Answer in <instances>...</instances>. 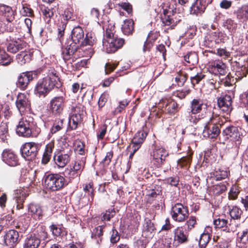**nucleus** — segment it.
<instances>
[{"instance_id":"obj_51","label":"nucleus","mask_w":248,"mask_h":248,"mask_svg":"<svg viewBox=\"0 0 248 248\" xmlns=\"http://www.w3.org/2000/svg\"><path fill=\"white\" fill-rule=\"evenodd\" d=\"M8 136V126L6 123H1L0 124V138L4 141Z\"/></svg>"},{"instance_id":"obj_28","label":"nucleus","mask_w":248,"mask_h":248,"mask_svg":"<svg viewBox=\"0 0 248 248\" xmlns=\"http://www.w3.org/2000/svg\"><path fill=\"white\" fill-rule=\"evenodd\" d=\"M211 65V70L215 75H224L227 73L226 64L219 60L215 61Z\"/></svg>"},{"instance_id":"obj_6","label":"nucleus","mask_w":248,"mask_h":248,"mask_svg":"<svg viewBox=\"0 0 248 248\" xmlns=\"http://www.w3.org/2000/svg\"><path fill=\"white\" fill-rule=\"evenodd\" d=\"M41 146V143L34 142H26L21 148L22 156L28 161L34 159Z\"/></svg>"},{"instance_id":"obj_10","label":"nucleus","mask_w":248,"mask_h":248,"mask_svg":"<svg viewBox=\"0 0 248 248\" xmlns=\"http://www.w3.org/2000/svg\"><path fill=\"white\" fill-rule=\"evenodd\" d=\"M62 18L63 19L61 18V21H59L58 25V37L61 42H62V39L64 33L67 23L70 20H74L75 19L73 9L71 7L65 9L62 15Z\"/></svg>"},{"instance_id":"obj_5","label":"nucleus","mask_w":248,"mask_h":248,"mask_svg":"<svg viewBox=\"0 0 248 248\" xmlns=\"http://www.w3.org/2000/svg\"><path fill=\"white\" fill-rule=\"evenodd\" d=\"M66 185L64 176L58 173L50 174L45 177L44 185L51 191L59 190Z\"/></svg>"},{"instance_id":"obj_26","label":"nucleus","mask_w":248,"mask_h":248,"mask_svg":"<svg viewBox=\"0 0 248 248\" xmlns=\"http://www.w3.org/2000/svg\"><path fill=\"white\" fill-rule=\"evenodd\" d=\"M155 227L150 219L146 218L143 225L142 236L146 238H151L154 235Z\"/></svg>"},{"instance_id":"obj_17","label":"nucleus","mask_w":248,"mask_h":248,"mask_svg":"<svg viewBox=\"0 0 248 248\" xmlns=\"http://www.w3.org/2000/svg\"><path fill=\"white\" fill-rule=\"evenodd\" d=\"M72 154L73 151L67 149L65 151L59 152L57 155H55L53 159L59 167L63 168L70 162Z\"/></svg>"},{"instance_id":"obj_54","label":"nucleus","mask_w":248,"mask_h":248,"mask_svg":"<svg viewBox=\"0 0 248 248\" xmlns=\"http://www.w3.org/2000/svg\"><path fill=\"white\" fill-rule=\"evenodd\" d=\"M229 174V171L227 170H219L215 173V176L217 180H220L227 178Z\"/></svg>"},{"instance_id":"obj_39","label":"nucleus","mask_w":248,"mask_h":248,"mask_svg":"<svg viewBox=\"0 0 248 248\" xmlns=\"http://www.w3.org/2000/svg\"><path fill=\"white\" fill-rule=\"evenodd\" d=\"M229 213L233 219H240L242 214V210L237 206H232L230 208Z\"/></svg>"},{"instance_id":"obj_2","label":"nucleus","mask_w":248,"mask_h":248,"mask_svg":"<svg viewBox=\"0 0 248 248\" xmlns=\"http://www.w3.org/2000/svg\"><path fill=\"white\" fill-rule=\"evenodd\" d=\"M163 16L161 17L162 23L164 26H169L168 28L173 29L177 24L181 20L178 14L176 13V9L170 2L163 3L162 6Z\"/></svg>"},{"instance_id":"obj_19","label":"nucleus","mask_w":248,"mask_h":248,"mask_svg":"<svg viewBox=\"0 0 248 248\" xmlns=\"http://www.w3.org/2000/svg\"><path fill=\"white\" fill-rule=\"evenodd\" d=\"M2 159L4 163L11 167H15L19 164L17 155L10 150L3 151L2 154Z\"/></svg>"},{"instance_id":"obj_50","label":"nucleus","mask_w":248,"mask_h":248,"mask_svg":"<svg viewBox=\"0 0 248 248\" xmlns=\"http://www.w3.org/2000/svg\"><path fill=\"white\" fill-rule=\"evenodd\" d=\"M104 228V226H99L97 228L94 229L92 233V238L94 237L95 239H96L97 238H99L98 240H97V242L98 243H99V241L100 242L102 241V236L103 235V231Z\"/></svg>"},{"instance_id":"obj_47","label":"nucleus","mask_w":248,"mask_h":248,"mask_svg":"<svg viewBox=\"0 0 248 248\" xmlns=\"http://www.w3.org/2000/svg\"><path fill=\"white\" fill-rule=\"evenodd\" d=\"M187 79V75L183 71H181L175 78L176 82L177 83L178 85L180 87L184 85Z\"/></svg>"},{"instance_id":"obj_59","label":"nucleus","mask_w":248,"mask_h":248,"mask_svg":"<svg viewBox=\"0 0 248 248\" xmlns=\"http://www.w3.org/2000/svg\"><path fill=\"white\" fill-rule=\"evenodd\" d=\"M196 223V218L195 217L191 216L188 220L186 221L185 224L186 226H187V230L189 231L192 228L194 227Z\"/></svg>"},{"instance_id":"obj_44","label":"nucleus","mask_w":248,"mask_h":248,"mask_svg":"<svg viewBox=\"0 0 248 248\" xmlns=\"http://www.w3.org/2000/svg\"><path fill=\"white\" fill-rule=\"evenodd\" d=\"M63 126V119H58L54 123L52 127L50 129V133L54 134L57 132L61 130Z\"/></svg>"},{"instance_id":"obj_31","label":"nucleus","mask_w":248,"mask_h":248,"mask_svg":"<svg viewBox=\"0 0 248 248\" xmlns=\"http://www.w3.org/2000/svg\"><path fill=\"white\" fill-rule=\"evenodd\" d=\"M147 133L143 130H140L137 132L132 140L133 145L140 148L145 140Z\"/></svg>"},{"instance_id":"obj_32","label":"nucleus","mask_w":248,"mask_h":248,"mask_svg":"<svg viewBox=\"0 0 248 248\" xmlns=\"http://www.w3.org/2000/svg\"><path fill=\"white\" fill-rule=\"evenodd\" d=\"M237 19L242 22L248 20V5H243L235 12Z\"/></svg>"},{"instance_id":"obj_24","label":"nucleus","mask_w":248,"mask_h":248,"mask_svg":"<svg viewBox=\"0 0 248 248\" xmlns=\"http://www.w3.org/2000/svg\"><path fill=\"white\" fill-rule=\"evenodd\" d=\"M105 31V33L104 34V38L102 41L103 46H108V44L106 43L110 42L112 43L113 41V37H114L113 31L115 29V26L111 24H108L107 25L103 26V30Z\"/></svg>"},{"instance_id":"obj_64","label":"nucleus","mask_w":248,"mask_h":248,"mask_svg":"<svg viewBox=\"0 0 248 248\" xmlns=\"http://www.w3.org/2000/svg\"><path fill=\"white\" fill-rule=\"evenodd\" d=\"M115 215V211L114 209H111L106 211L104 214L103 216V219L104 220H109L112 217H113Z\"/></svg>"},{"instance_id":"obj_52","label":"nucleus","mask_w":248,"mask_h":248,"mask_svg":"<svg viewBox=\"0 0 248 248\" xmlns=\"http://www.w3.org/2000/svg\"><path fill=\"white\" fill-rule=\"evenodd\" d=\"M113 41H112V43L110 42H107L106 44H108V46H123L125 43L124 39L120 38L117 37H113Z\"/></svg>"},{"instance_id":"obj_34","label":"nucleus","mask_w":248,"mask_h":248,"mask_svg":"<svg viewBox=\"0 0 248 248\" xmlns=\"http://www.w3.org/2000/svg\"><path fill=\"white\" fill-rule=\"evenodd\" d=\"M97 39L95 34L93 32H88L86 34V36L81 41L80 46H93L96 45Z\"/></svg>"},{"instance_id":"obj_63","label":"nucleus","mask_w":248,"mask_h":248,"mask_svg":"<svg viewBox=\"0 0 248 248\" xmlns=\"http://www.w3.org/2000/svg\"><path fill=\"white\" fill-rule=\"evenodd\" d=\"M61 149L60 150V152H62L63 151H65L66 150L68 149L70 150L71 151L72 150V146H70L69 144L67 142L66 140L62 139L61 142L60 143Z\"/></svg>"},{"instance_id":"obj_41","label":"nucleus","mask_w":248,"mask_h":248,"mask_svg":"<svg viewBox=\"0 0 248 248\" xmlns=\"http://www.w3.org/2000/svg\"><path fill=\"white\" fill-rule=\"evenodd\" d=\"M178 104L173 100H167L165 109L168 113L174 114L177 111Z\"/></svg>"},{"instance_id":"obj_45","label":"nucleus","mask_w":248,"mask_h":248,"mask_svg":"<svg viewBox=\"0 0 248 248\" xmlns=\"http://www.w3.org/2000/svg\"><path fill=\"white\" fill-rule=\"evenodd\" d=\"M210 234L208 233H203L201 235L199 242L200 248H205L207 244L210 240Z\"/></svg>"},{"instance_id":"obj_25","label":"nucleus","mask_w":248,"mask_h":248,"mask_svg":"<svg viewBox=\"0 0 248 248\" xmlns=\"http://www.w3.org/2000/svg\"><path fill=\"white\" fill-rule=\"evenodd\" d=\"M33 79L32 74L27 72L21 73L18 77L17 85L18 87L25 90L29 83Z\"/></svg>"},{"instance_id":"obj_14","label":"nucleus","mask_w":248,"mask_h":248,"mask_svg":"<svg viewBox=\"0 0 248 248\" xmlns=\"http://www.w3.org/2000/svg\"><path fill=\"white\" fill-rule=\"evenodd\" d=\"M81 110L79 107H76L72 109L68 122V129L75 130L82 121Z\"/></svg>"},{"instance_id":"obj_61","label":"nucleus","mask_w":248,"mask_h":248,"mask_svg":"<svg viewBox=\"0 0 248 248\" xmlns=\"http://www.w3.org/2000/svg\"><path fill=\"white\" fill-rule=\"evenodd\" d=\"M214 190L216 194L219 195L227 190V187L224 184L220 183L215 186Z\"/></svg>"},{"instance_id":"obj_62","label":"nucleus","mask_w":248,"mask_h":248,"mask_svg":"<svg viewBox=\"0 0 248 248\" xmlns=\"http://www.w3.org/2000/svg\"><path fill=\"white\" fill-rule=\"evenodd\" d=\"M196 27L195 26H190L189 28L185 32V36L192 38L196 34Z\"/></svg>"},{"instance_id":"obj_46","label":"nucleus","mask_w":248,"mask_h":248,"mask_svg":"<svg viewBox=\"0 0 248 248\" xmlns=\"http://www.w3.org/2000/svg\"><path fill=\"white\" fill-rule=\"evenodd\" d=\"M157 38V34L150 32L144 42L143 46H154L155 42Z\"/></svg>"},{"instance_id":"obj_16","label":"nucleus","mask_w":248,"mask_h":248,"mask_svg":"<svg viewBox=\"0 0 248 248\" xmlns=\"http://www.w3.org/2000/svg\"><path fill=\"white\" fill-rule=\"evenodd\" d=\"M168 155V153L164 148L156 146L153 152L152 162L156 167L159 168L161 166Z\"/></svg>"},{"instance_id":"obj_8","label":"nucleus","mask_w":248,"mask_h":248,"mask_svg":"<svg viewBox=\"0 0 248 248\" xmlns=\"http://www.w3.org/2000/svg\"><path fill=\"white\" fill-rule=\"evenodd\" d=\"M47 238V232L44 230H37L36 233L31 234L25 241L24 248H38L41 240Z\"/></svg>"},{"instance_id":"obj_48","label":"nucleus","mask_w":248,"mask_h":248,"mask_svg":"<svg viewBox=\"0 0 248 248\" xmlns=\"http://www.w3.org/2000/svg\"><path fill=\"white\" fill-rule=\"evenodd\" d=\"M20 14L24 16H34V13L30 5L25 4L23 5L22 9L20 11Z\"/></svg>"},{"instance_id":"obj_9","label":"nucleus","mask_w":248,"mask_h":248,"mask_svg":"<svg viewBox=\"0 0 248 248\" xmlns=\"http://www.w3.org/2000/svg\"><path fill=\"white\" fill-rule=\"evenodd\" d=\"M170 215L172 218L176 222L184 221L188 217V210L182 203H177L171 207Z\"/></svg>"},{"instance_id":"obj_29","label":"nucleus","mask_w":248,"mask_h":248,"mask_svg":"<svg viewBox=\"0 0 248 248\" xmlns=\"http://www.w3.org/2000/svg\"><path fill=\"white\" fill-rule=\"evenodd\" d=\"M40 11L43 16V17L47 23L50 21L51 19L54 16L55 10L54 8L49 7L44 4H41L39 6Z\"/></svg>"},{"instance_id":"obj_13","label":"nucleus","mask_w":248,"mask_h":248,"mask_svg":"<svg viewBox=\"0 0 248 248\" xmlns=\"http://www.w3.org/2000/svg\"><path fill=\"white\" fill-rule=\"evenodd\" d=\"M19 232L15 230H10L3 236V243L8 248H14L20 241Z\"/></svg>"},{"instance_id":"obj_35","label":"nucleus","mask_w":248,"mask_h":248,"mask_svg":"<svg viewBox=\"0 0 248 248\" xmlns=\"http://www.w3.org/2000/svg\"><path fill=\"white\" fill-rule=\"evenodd\" d=\"M122 30L124 35L132 34L134 31V22L132 19H125L122 25Z\"/></svg>"},{"instance_id":"obj_55","label":"nucleus","mask_w":248,"mask_h":248,"mask_svg":"<svg viewBox=\"0 0 248 248\" xmlns=\"http://www.w3.org/2000/svg\"><path fill=\"white\" fill-rule=\"evenodd\" d=\"M204 77V75L202 73H197L195 76L191 77L190 80L193 87H194L195 84L199 83Z\"/></svg>"},{"instance_id":"obj_1","label":"nucleus","mask_w":248,"mask_h":248,"mask_svg":"<svg viewBox=\"0 0 248 248\" xmlns=\"http://www.w3.org/2000/svg\"><path fill=\"white\" fill-rule=\"evenodd\" d=\"M58 79L56 71H49L46 77L39 80L35 88V94L39 97H45L55 85Z\"/></svg>"},{"instance_id":"obj_40","label":"nucleus","mask_w":248,"mask_h":248,"mask_svg":"<svg viewBox=\"0 0 248 248\" xmlns=\"http://www.w3.org/2000/svg\"><path fill=\"white\" fill-rule=\"evenodd\" d=\"M85 164V158L82 157L80 159L76 161L73 166H71L73 170H76L81 174Z\"/></svg>"},{"instance_id":"obj_3","label":"nucleus","mask_w":248,"mask_h":248,"mask_svg":"<svg viewBox=\"0 0 248 248\" xmlns=\"http://www.w3.org/2000/svg\"><path fill=\"white\" fill-rule=\"evenodd\" d=\"M34 126L33 119L31 117H25L19 122L16 129L17 134L24 137H30L31 136L36 137L40 132L38 128L35 133H33L32 129Z\"/></svg>"},{"instance_id":"obj_42","label":"nucleus","mask_w":248,"mask_h":248,"mask_svg":"<svg viewBox=\"0 0 248 248\" xmlns=\"http://www.w3.org/2000/svg\"><path fill=\"white\" fill-rule=\"evenodd\" d=\"M77 51V47H64L62 50L63 59L68 60Z\"/></svg>"},{"instance_id":"obj_23","label":"nucleus","mask_w":248,"mask_h":248,"mask_svg":"<svg viewBox=\"0 0 248 248\" xmlns=\"http://www.w3.org/2000/svg\"><path fill=\"white\" fill-rule=\"evenodd\" d=\"M232 100L229 95H225L217 99L218 107L224 112H228L231 110Z\"/></svg>"},{"instance_id":"obj_15","label":"nucleus","mask_w":248,"mask_h":248,"mask_svg":"<svg viewBox=\"0 0 248 248\" xmlns=\"http://www.w3.org/2000/svg\"><path fill=\"white\" fill-rule=\"evenodd\" d=\"M8 52L15 53L19 50H21L20 53L16 56L18 62L22 65L31 60L32 53L28 52L26 50H23L24 47H6Z\"/></svg>"},{"instance_id":"obj_56","label":"nucleus","mask_w":248,"mask_h":248,"mask_svg":"<svg viewBox=\"0 0 248 248\" xmlns=\"http://www.w3.org/2000/svg\"><path fill=\"white\" fill-rule=\"evenodd\" d=\"M118 6L122 9L125 10L128 14H130L132 13V5L129 2H122L118 3Z\"/></svg>"},{"instance_id":"obj_18","label":"nucleus","mask_w":248,"mask_h":248,"mask_svg":"<svg viewBox=\"0 0 248 248\" xmlns=\"http://www.w3.org/2000/svg\"><path fill=\"white\" fill-rule=\"evenodd\" d=\"M64 107V98L62 96L53 98L49 103V108L54 114H60Z\"/></svg>"},{"instance_id":"obj_58","label":"nucleus","mask_w":248,"mask_h":248,"mask_svg":"<svg viewBox=\"0 0 248 248\" xmlns=\"http://www.w3.org/2000/svg\"><path fill=\"white\" fill-rule=\"evenodd\" d=\"M120 236L118 231L114 228L112 229L111 232L110 242L111 243L114 244L118 242L120 240Z\"/></svg>"},{"instance_id":"obj_37","label":"nucleus","mask_w":248,"mask_h":248,"mask_svg":"<svg viewBox=\"0 0 248 248\" xmlns=\"http://www.w3.org/2000/svg\"><path fill=\"white\" fill-rule=\"evenodd\" d=\"M203 103L200 99H194L190 103V110L196 113H200L202 110Z\"/></svg>"},{"instance_id":"obj_53","label":"nucleus","mask_w":248,"mask_h":248,"mask_svg":"<svg viewBox=\"0 0 248 248\" xmlns=\"http://www.w3.org/2000/svg\"><path fill=\"white\" fill-rule=\"evenodd\" d=\"M83 190L84 192V196L86 197H89L91 201H93V189L92 187V186L89 184L88 185H86L84 188Z\"/></svg>"},{"instance_id":"obj_57","label":"nucleus","mask_w":248,"mask_h":248,"mask_svg":"<svg viewBox=\"0 0 248 248\" xmlns=\"http://www.w3.org/2000/svg\"><path fill=\"white\" fill-rule=\"evenodd\" d=\"M228 220L223 218H217L214 220V224L216 228H221L227 226Z\"/></svg>"},{"instance_id":"obj_30","label":"nucleus","mask_w":248,"mask_h":248,"mask_svg":"<svg viewBox=\"0 0 248 248\" xmlns=\"http://www.w3.org/2000/svg\"><path fill=\"white\" fill-rule=\"evenodd\" d=\"M29 212L35 219H40L43 217V211L41 207L37 204L31 203L28 206Z\"/></svg>"},{"instance_id":"obj_22","label":"nucleus","mask_w":248,"mask_h":248,"mask_svg":"<svg viewBox=\"0 0 248 248\" xmlns=\"http://www.w3.org/2000/svg\"><path fill=\"white\" fill-rule=\"evenodd\" d=\"M1 14L7 22H12L15 18L16 12L12 8L4 4H0V14Z\"/></svg>"},{"instance_id":"obj_4","label":"nucleus","mask_w":248,"mask_h":248,"mask_svg":"<svg viewBox=\"0 0 248 248\" xmlns=\"http://www.w3.org/2000/svg\"><path fill=\"white\" fill-rule=\"evenodd\" d=\"M174 239L165 238L163 241V248H175L178 246L186 243L188 241V235L185 232L182 227H178L173 231Z\"/></svg>"},{"instance_id":"obj_38","label":"nucleus","mask_w":248,"mask_h":248,"mask_svg":"<svg viewBox=\"0 0 248 248\" xmlns=\"http://www.w3.org/2000/svg\"><path fill=\"white\" fill-rule=\"evenodd\" d=\"M10 55L6 52L3 47H0V63L2 65H7L11 62Z\"/></svg>"},{"instance_id":"obj_49","label":"nucleus","mask_w":248,"mask_h":248,"mask_svg":"<svg viewBox=\"0 0 248 248\" xmlns=\"http://www.w3.org/2000/svg\"><path fill=\"white\" fill-rule=\"evenodd\" d=\"M191 161V157L190 155L183 157L177 161L178 166L181 168L189 167Z\"/></svg>"},{"instance_id":"obj_7","label":"nucleus","mask_w":248,"mask_h":248,"mask_svg":"<svg viewBox=\"0 0 248 248\" xmlns=\"http://www.w3.org/2000/svg\"><path fill=\"white\" fill-rule=\"evenodd\" d=\"M218 116L210 117L203 130L202 134L204 137L209 139L216 138L220 133V129Z\"/></svg>"},{"instance_id":"obj_36","label":"nucleus","mask_w":248,"mask_h":248,"mask_svg":"<svg viewBox=\"0 0 248 248\" xmlns=\"http://www.w3.org/2000/svg\"><path fill=\"white\" fill-rule=\"evenodd\" d=\"M222 26L227 30L229 34L231 35L236 32L237 24L232 19L228 18L222 23Z\"/></svg>"},{"instance_id":"obj_33","label":"nucleus","mask_w":248,"mask_h":248,"mask_svg":"<svg viewBox=\"0 0 248 248\" xmlns=\"http://www.w3.org/2000/svg\"><path fill=\"white\" fill-rule=\"evenodd\" d=\"M205 117L204 114H199L189 110L185 113V118L189 123L196 124L200 120Z\"/></svg>"},{"instance_id":"obj_27","label":"nucleus","mask_w":248,"mask_h":248,"mask_svg":"<svg viewBox=\"0 0 248 248\" xmlns=\"http://www.w3.org/2000/svg\"><path fill=\"white\" fill-rule=\"evenodd\" d=\"M207 6L199 0H195L190 8V14L196 16L202 15Z\"/></svg>"},{"instance_id":"obj_12","label":"nucleus","mask_w":248,"mask_h":248,"mask_svg":"<svg viewBox=\"0 0 248 248\" xmlns=\"http://www.w3.org/2000/svg\"><path fill=\"white\" fill-rule=\"evenodd\" d=\"M84 33L82 28L79 26L75 27L72 31L71 38L67 40L64 45L62 43L63 46H75V45L82 41Z\"/></svg>"},{"instance_id":"obj_20","label":"nucleus","mask_w":248,"mask_h":248,"mask_svg":"<svg viewBox=\"0 0 248 248\" xmlns=\"http://www.w3.org/2000/svg\"><path fill=\"white\" fill-rule=\"evenodd\" d=\"M16 106L21 114L30 109V103L27 96L23 93H20L17 97Z\"/></svg>"},{"instance_id":"obj_43","label":"nucleus","mask_w":248,"mask_h":248,"mask_svg":"<svg viewBox=\"0 0 248 248\" xmlns=\"http://www.w3.org/2000/svg\"><path fill=\"white\" fill-rule=\"evenodd\" d=\"M80 175V173L78 172L76 170L72 169L71 166L65 169L63 172L64 177H67L69 179H74L79 176Z\"/></svg>"},{"instance_id":"obj_21","label":"nucleus","mask_w":248,"mask_h":248,"mask_svg":"<svg viewBox=\"0 0 248 248\" xmlns=\"http://www.w3.org/2000/svg\"><path fill=\"white\" fill-rule=\"evenodd\" d=\"M28 195V188L27 187H20L15 191L14 199L16 202V208L17 209L23 208V203L26 197Z\"/></svg>"},{"instance_id":"obj_60","label":"nucleus","mask_w":248,"mask_h":248,"mask_svg":"<svg viewBox=\"0 0 248 248\" xmlns=\"http://www.w3.org/2000/svg\"><path fill=\"white\" fill-rule=\"evenodd\" d=\"M239 241L243 244H247L248 242V229H246L242 231L239 236Z\"/></svg>"},{"instance_id":"obj_11","label":"nucleus","mask_w":248,"mask_h":248,"mask_svg":"<svg viewBox=\"0 0 248 248\" xmlns=\"http://www.w3.org/2000/svg\"><path fill=\"white\" fill-rule=\"evenodd\" d=\"M241 130V129L239 127L229 126L223 131V134L226 136L227 139H231V140L234 142L235 146L238 148L241 143L243 137Z\"/></svg>"}]
</instances>
